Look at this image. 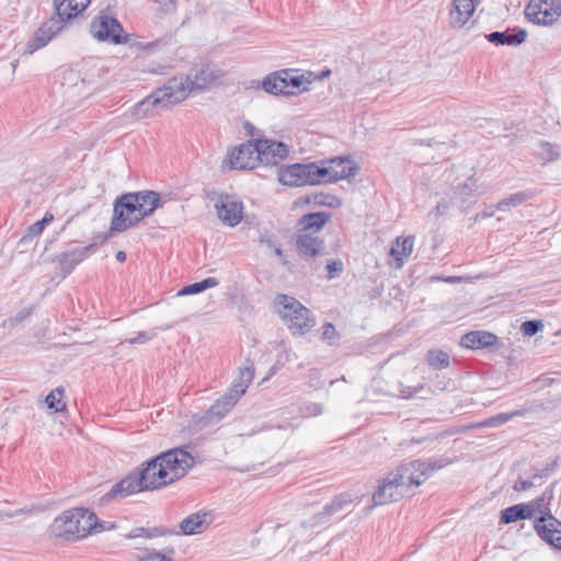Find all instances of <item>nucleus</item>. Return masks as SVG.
Wrapping results in <instances>:
<instances>
[{"label": "nucleus", "instance_id": "nucleus-11", "mask_svg": "<svg viewBox=\"0 0 561 561\" xmlns=\"http://www.w3.org/2000/svg\"><path fill=\"white\" fill-rule=\"evenodd\" d=\"M64 26L65 25L56 16H51L47 21L43 22L34 33L33 37L27 42L25 51L33 54L45 47L51 38L64 28Z\"/></svg>", "mask_w": 561, "mask_h": 561}, {"label": "nucleus", "instance_id": "nucleus-18", "mask_svg": "<svg viewBox=\"0 0 561 561\" xmlns=\"http://www.w3.org/2000/svg\"><path fill=\"white\" fill-rule=\"evenodd\" d=\"M352 496L347 493H341L336 495L330 503L325 504L322 512L316 514L313 516L312 523L302 522L301 526L313 527L317 525L324 524L328 522L334 514L343 511L347 505L352 503Z\"/></svg>", "mask_w": 561, "mask_h": 561}, {"label": "nucleus", "instance_id": "nucleus-27", "mask_svg": "<svg viewBox=\"0 0 561 561\" xmlns=\"http://www.w3.org/2000/svg\"><path fill=\"white\" fill-rule=\"evenodd\" d=\"M254 378V365L250 359H247L245 365L239 368L238 378L233 380L228 391L232 394L234 391L239 392L238 400L245 393L248 387Z\"/></svg>", "mask_w": 561, "mask_h": 561}, {"label": "nucleus", "instance_id": "nucleus-1", "mask_svg": "<svg viewBox=\"0 0 561 561\" xmlns=\"http://www.w3.org/2000/svg\"><path fill=\"white\" fill-rule=\"evenodd\" d=\"M195 465V458L182 447L163 451L144 461L137 472L112 485L102 500L106 503L144 491H154L179 481Z\"/></svg>", "mask_w": 561, "mask_h": 561}, {"label": "nucleus", "instance_id": "nucleus-29", "mask_svg": "<svg viewBox=\"0 0 561 561\" xmlns=\"http://www.w3.org/2000/svg\"><path fill=\"white\" fill-rule=\"evenodd\" d=\"M286 84V77H283L282 70L268 75L262 82L264 91L274 95H287L288 89Z\"/></svg>", "mask_w": 561, "mask_h": 561}, {"label": "nucleus", "instance_id": "nucleus-31", "mask_svg": "<svg viewBox=\"0 0 561 561\" xmlns=\"http://www.w3.org/2000/svg\"><path fill=\"white\" fill-rule=\"evenodd\" d=\"M416 468L422 476L423 481L430 478L435 471L446 467L450 460L446 458H430L426 460L416 459Z\"/></svg>", "mask_w": 561, "mask_h": 561}, {"label": "nucleus", "instance_id": "nucleus-3", "mask_svg": "<svg viewBox=\"0 0 561 561\" xmlns=\"http://www.w3.org/2000/svg\"><path fill=\"white\" fill-rule=\"evenodd\" d=\"M358 167L348 158L294 163L277 169L278 181L287 186L322 185L355 176Z\"/></svg>", "mask_w": 561, "mask_h": 561}, {"label": "nucleus", "instance_id": "nucleus-62", "mask_svg": "<svg viewBox=\"0 0 561 561\" xmlns=\"http://www.w3.org/2000/svg\"><path fill=\"white\" fill-rule=\"evenodd\" d=\"M417 142H419L420 145H425V146H430V147H431V146H433V145H434V142H435V141H434L433 139H430V140H423V139H421V140H419Z\"/></svg>", "mask_w": 561, "mask_h": 561}, {"label": "nucleus", "instance_id": "nucleus-21", "mask_svg": "<svg viewBox=\"0 0 561 561\" xmlns=\"http://www.w3.org/2000/svg\"><path fill=\"white\" fill-rule=\"evenodd\" d=\"M526 37L527 31L517 26L503 32H491L486 35V39L496 46H518L525 42Z\"/></svg>", "mask_w": 561, "mask_h": 561}, {"label": "nucleus", "instance_id": "nucleus-9", "mask_svg": "<svg viewBox=\"0 0 561 561\" xmlns=\"http://www.w3.org/2000/svg\"><path fill=\"white\" fill-rule=\"evenodd\" d=\"M259 148L257 140L250 139L239 146H236L229 153L231 169L236 170H253L259 167Z\"/></svg>", "mask_w": 561, "mask_h": 561}, {"label": "nucleus", "instance_id": "nucleus-51", "mask_svg": "<svg viewBox=\"0 0 561 561\" xmlns=\"http://www.w3.org/2000/svg\"><path fill=\"white\" fill-rule=\"evenodd\" d=\"M265 428H277V430H296L298 427V425H294L293 423H289V422H285V423H270L268 425H265L264 426Z\"/></svg>", "mask_w": 561, "mask_h": 561}, {"label": "nucleus", "instance_id": "nucleus-7", "mask_svg": "<svg viewBox=\"0 0 561 561\" xmlns=\"http://www.w3.org/2000/svg\"><path fill=\"white\" fill-rule=\"evenodd\" d=\"M91 33L99 41L113 44H123L128 39V35L124 33L118 20L107 15L100 16L99 21L92 22Z\"/></svg>", "mask_w": 561, "mask_h": 561}, {"label": "nucleus", "instance_id": "nucleus-61", "mask_svg": "<svg viewBox=\"0 0 561 561\" xmlns=\"http://www.w3.org/2000/svg\"><path fill=\"white\" fill-rule=\"evenodd\" d=\"M550 1V7L551 9H556L557 7L558 8H561V0H549Z\"/></svg>", "mask_w": 561, "mask_h": 561}, {"label": "nucleus", "instance_id": "nucleus-12", "mask_svg": "<svg viewBox=\"0 0 561 561\" xmlns=\"http://www.w3.org/2000/svg\"><path fill=\"white\" fill-rule=\"evenodd\" d=\"M239 392L234 391L232 394L227 390L225 394L218 398L211 407L201 417L199 424L207 426L221 421L230 410L237 404Z\"/></svg>", "mask_w": 561, "mask_h": 561}, {"label": "nucleus", "instance_id": "nucleus-48", "mask_svg": "<svg viewBox=\"0 0 561 561\" xmlns=\"http://www.w3.org/2000/svg\"><path fill=\"white\" fill-rule=\"evenodd\" d=\"M139 561H173L171 558L161 552L148 553L139 559Z\"/></svg>", "mask_w": 561, "mask_h": 561}, {"label": "nucleus", "instance_id": "nucleus-32", "mask_svg": "<svg viewBox=\"0 0 561 561\" xmlns=\"http://www.w3.org/2000/svg\"><path fill=\"white\" fill-rule=\"evenodd\" d=\"M557 482H553L551 485H549L542 493L541 496L536 499L535 501L528 503L529 505H534L535 513H540V517H547L549 518V515H551V511L549 507L550 501L553 497V489Z\"/></svg>", "mask_w": 561, "mask_h": 561}, {"label": "nucleus", "instance_id": "nucleus-19", "mask_svg": "<svg viewBox=\"0 0 561 561\" xmlns=\"http://www.w3.org/2000/svg\"><path fill=\"white\" fill-rule=\"evenodd\" d=\"M404 493L397 482L391 479V476L388 474L380 481L376 492L373 494V501L375 505H385L402 499Z\"/></svg>", "mask_w": 561, "mask_h": 561}, {"label": "nucleus", "instance_id": "nucleus-43", "mask_svg": "<svg viewBox=\"0 0 561 561\" xmlns=\"http://www.w3.org/2000/svg\"><path fill=\"white\" fill-rule=\"evenodd\" d=\"M313 202L317 205H325V206H330V207H334L335 204H340L339 199L335 196L323 195V194L314 195Z\"/></svg>", "mask_w": 561, "mask_h": 561}, {"label": "nucleus", "instance_id": "nucleus-56", "mask_svg": "<svg viewBox=\"0 0 561 561\" xmlns=\"http://www.w3.org/2000/svg\"><path fill=\"white\" fill-rule=\"evenodd\" d=\"M157 3L163 4V5H170L172 10H175L178 7V0H153Z\"/></svg>", "mask_w": 561, "mask_h": 561}, {"label": "nucleus", "instance_id": "nucleus-41", "mask_svg": "<svg viewBox=\"0 0 561 561\" xmlns=\"http://www.w3.org/2000/svg\"><path fill=\"white\" fill-rule=\"evenodd\" d=\"M340 333L335 329V327L331 322H325L322 325V333L321 339L322 341L327 342L330 346H335L339 344L340 341Z\"/></svg>", "mask_w": 561, "mask_h": 561}, {"label": "nucleus", "instance_id": "nucleus-59", "mask_svg": "<svg viewBox=\"0 0 561 561\" xmlns=\"http://www.w3.org/2000/svg\"><path fill=\"white\" fill-rule=\"evenodd\" d=\"M107 238H108V233H105V234H100V236H96L95 237V240L94 242H96V245L100 243V244H103L104 242L107 241Z\"/></svg>", "mask_w": 561, "mask_h": 561}, {"label": "nucleus", "instance_id": "nucleus-16", "mask_svg": "<svg viewBox=\"0 0 561 561\" xmlns=\"http://www.w3.org/2000/svg\"><path fill=\"white\" fill-rule=\"evenodd\" d=\"M389 474L404 492H407L411 486H419L424 482L419 469L416 468L415 460L401 463Z\"/></svg>", "mask_w": 561, "mask_h": 561}, {"label": "nucleus", "instance_id": "nucleus-14", "mask_svg": "<svg viewBox=\"0 0 561 561\" xmlns=\"http://www.w3.org/2000/svg\"><path fill=\"white\" fill-rule=\"evenodd\" d=\"M535 529L539 537L552 546L554 549L561 550V522L549 515L547 517H538L535 520Z\"/></svg>", "mask_w": 561, "mask_h": 561}, {"label": "nucleus", "instance_id": "nucleus-63", "mask_svg": "<svg viewBox=\"0 0 561 561\" xmlns=\"http://www.w3.org/2000/svg\"><path fill=\"white\" fill-rule=\"evenodd\" d=\"M156 46V43L151 42V43H147L146 45H142V44H139V47H142L145 49H151Z\"/></svg>", "mask_w": 561, "mask_h": 561}, {"label": "nucleus", "instance_id": "nucleus-2", "mask_svg": "<svg viewBox=\"0 0 561 561\" xmlns=\"http://www.w3.org/2000/svg\"><path fill=\"white\" fill-rule=\"evenodd\" d=\"M219 79V71L211 65L192 69L185 77H173L153 91L147 99L137 103V115L148 116L156 106L167 108L184 101L191 92L203 91Z\"/></svg>", "mask_w": 561, "mask_h": 561}, {"label": "nucleus", "instance_id": "nucleus-64", "mask_svg": "<svg viewBox=\"0 0 561 561\" xmlns=\"http://www.w3.org/2000/svg\"><path fill=\"white\" fill-rule=\"evenodd\" d=\"M273 250H274L275 255H277L279 257L283 256V250L279 247L276 245Z\"/></svg>", "mask_w": 561, "mask_h": 561}, {"label": "nucleus", "instance_id": "nucleus-60", "mask_svg": "<svg viewBox=\"0 0 561 561\" xmlns=\"http://www.w3.org/2000/svg\"><path fill=\"white\" fill-rule=\"evenodd\" d=\"M116 260L121 263L125 262L126 261V253L124 251H118L115 255Z\"/></svg>", "mask_w": 561, "mask_h": 561}, {"label": "nucleus", "instance_id": "nucleus-15", "mask_svg": "<svg viewBox=\"0 0 561 561\" xmlns=\"http://www.w3.org/2000/svg\"><path fill=\"white\" fill-rule=\"evenodd\" d=\"M214 518L213 512L198 511L184 518L179 525L180 530L175 534L184 536L202 534L210 526Z\"/></svg>", "mask_w": 561, "mask_h": 561}, {"label": "nucleus", "instance_id": "nucleus-46", "mask_svg": "<svg viewBox=\"0 0 561 561\" xmlns=\"http://www.w3.org/2000/svg\"><path fill=\"white\" fill-rule=\"evenodd\" d=\"M459 193L463 196L465 202L472 203L476 195L473 194L472 185L465 183L462 186H459Z\"/></svg>", "mask_w": 561, "mask_h": 561}, {"label": "nucleus", "instance_id": "nucleus-10", "mask_svg": "<svg viewBox=\"0 0 561 561\" xmlns=\"http://www.w3.org/2000/svg\"><path fill=\"white\" fill-rule=\"evenodd\" d=\"M259 148V164L278 165L289 154V147L277 140L256 138Z\"/></svg>", "mask_w": 561, "mask_h": 561}, {"label": "nucleus", "instance_id": "nucleus-40", "mask_svg": "<svg viewBox=\"0 0 561 561\" xmlns=\"http://www.w3.org/2000/svg\"><path fill=\"white\" fill-rule=\"evenodd\" d=\"M62 394V388H56L53 390L45 399L47 408L56 412L62 411L66 408V404L61 402Z\"/></svg>", "mask_w": 561, "mask_h": 561}, {"label": "nucleus", "instance_id": "nucleus-24", "mask_svg": "<svg viewBox=\"0 0 561 561\" xmlns=\"http://www.w3.org/2000/svg\"><path fill=\"white\" fill-rule=\"evenodd\" d=\"M90 1L91 0H55L56 18L65 25L66 22L85 10Z\"/></svg>", "mask_w": 561, "mask_h": 561}, {"label": "nucleus", "instance_id": "nucleus-37", "mask_svg": "<svg viewBox=\"0 0 561 561\" xmlns=\"http://www.w3.org/2000/svg\"><path fill=\"white\" fill-rule=\"evenodd\" d=\"M531 196H533V194L528 193V192L514 193V194L510 195L508 197L501 199L497 203V208L502 211H505V210L510 209L511 207H516L518 205H522L523 203L528 201Z\"/></svg>", "mask_w": 561, "mask_h": 561}, {"label": "nucleus", "instance_id": "nucleus-44", "mask_svg": "<svg viewBox=\"0 0 561 561\" xmlns=\"http://www.w3.org/2000/svg\"><path fill=\"white\" fill-rule=\"evenodd\" d=\"M301 412L304 413L305 416H317L322 414L323 407L320 403L312 402L306 404Z\"/></svg>", "mask_w": 561, "mask_h": 561}, {"label": "nucleus", "instance_id": "nucleus-28", "mask_svg": "<svg viewBox=\"0 0 561 561\" xmlns=\"http://www.w3.org/2000/svg\"><path fill=\"white\" fill-rule=\"evenodd\" d=\"M535 514L534 505L519 503L501 512V523L511 524L520 519L531 518Z\"/></svg>", "mask_w": 561, "mask_h": 561}, {"label": "nucleus", "instance_id": "nucleus-38", "mask_svg": "<svg viewBox=\"0 0 561 561\" xmlns=\"http://www.w3.org/2000/svg\"><path fill=\"white\" fill-rule=\"evenodd\" d=\"M540 148H541V151L539 153V157L545 162L556 161L561 156V148L556 144H551L548 141H540Z\"/></svg>", "mask_w": 561, "mask_h": 561}, {"label": "nucleus", "instance_id": "nucleus-26", "mask_svg": "<svg viewBox=\"0 0 561 561\" xmlns=\"http://www.w3.org/2000/svg\"><path fill=\"white\" fill-rule=\"evenodd\" d=\"M330 218L331 214L328 211L306 214L298 221V231L316 234L323 228Z\"/></svg>", "mask_w": 561, "mask_h": 561}, {"label": "nucleus", "instance_id": "nucleus-17", "mask_svg": "<svg viewBox=\"0 0 561 561\" xmlns=\"http://www.w3.org/2000/svg\"><path fill=\"white\" fill-rule=\"evenodd\" d=\"M480 0H453L449 9V25L461 28L472 16Z\"/></svg>", "mask_w": 561, "mask_h": 561}, {"label": "nucleus", "instance_id": "nucleus-50", "mask_svg": "<svg viewBox=\"0 0 561 561\" xmlns=\"http://www.w3.org/2000/svg\"><path fill=\"white\" fill-rule=\"evenodd\" d=\"M534 486V482L531 480H523V479H518L513 489L517 492H520V491H526L530 488Z\"/></svg>", "mask_w": 561, "mask_h": 561}, {"label": "nucleus", "instance_id": "nucleus-34", "mask_svg": "<svg viewBox=\"0 0 561 561\" xmlns=\"http://www.w3.org/2000/svg\"><path fill=\"white\" fill-rule=\"evenodd\" d=\"M283 71V77H286V85L288 89L287 95H294L297 92H304L308 90L307 84L310 83V81H306L304 76L295 75L293 70L285 69Z\"/></svg>", "mask_w": 561, "mask_h": 561}, {"label": "nucleus", "instance_id": "nucleus-52", "mask_svg": "<svg viewBox=\"0 0 561 561\" xmlns=\"http://www.w3.org/2000/svg\"><path fill=\"white\" fill-rule=\"evenodd\" d=\"M149 340H150V336L148 335L147 332H139L136 337L128 339L127 342L129 344H136V343L144 344Z\"/></svg>", "mask_w": 561, "mask_h": 561}, {"label": "nucleus", "instance_id": "nucleus-49", "mask_svg": "<svg viewBox=\"0 0 561 561\" xmlns=\"http://www.w3.org/2000/svg\"><path fill=\"white\" fill-rule=\"evenodd\" d=\"M43 230H44L43 224H39L38 221H36L27 228L26 236L23 238V240L26 238L37 237L43 232Z\"/></svg>", "mask_w": 561, "mask_h": 561}, {"label": "nucleus", "instance_id": "nucleus-22", "mask_svg": "<svg viewBox=\"0 0 561 561\" xmlns=\"http://www.w3.org/2000/svg\"><path fill=\"white\" fill-rule=\"evenodd\" d=\"M297 251L306 257H316L324 250V241L318 236L307 232H299L296 236Z\"/></svg>", "mask_w": 561, "mask_h": 561}, {"label": "nucleus", "instance_id": "nucleus-55", "mask_svg": "<svg viewBox=\"0 0 561 561\" xmlns=\"http://www.w3.org/2000/svg\"><path fill=\"white\" fill-rule=\"evenodd\" d=\"M448 209V205L447 203L445 202H439L435 208L432 210L433 214H435V216H442L444 215Z\"/></svg>", "mask_w": 561, "mask_h": 561}, {"label": "nucleus", "instance_id": "nucleus-25", "mask_svg": "<svg viewBox=\"0 0 561 561\" xmlns=\"http://www.w3.org/2000/svg\"><path fill=\"white\" fill-rule=\"evenodd\" d=\"M138 199V215L140 221L146 217H149L153 214V211L160 207H162L163 203L161 201L160 194L156 191H139L134 192Z\"/></svg>", "mask_w": 561, "mask_h": 561}, {"label": "nucleus", "instance_id": "nucleus-4", "mask_svg": "<svg viewBox=\"0 0 561 561\" xmlns=\"http://www.w3.org/2000/svg\"><path fill=\"white\" fill-rule=\"evenodd\" d=\"M98 516L88 508L75 507L64 511L48 528L50 537L65 541H78L92 533Z\"/></svg>", "mask_w": 561, "mask_h": 561}, {"label": "nucleus", "instance_id": "nucleus-36", "mask_svg": "<svg viewBox=\"0 0 561 561\" xmlns=\"http://www.w3.org/2000/svg\"><path fill=\"white\" fill-rule=\"evenodd\" d=\"M175 530L167 528L164 526L159 527H152V528H136L133 530L131 535L129 537L137 538V537H146V538H154V537H161V536H170L174 535Z\"/></svg>", "mask_w": 561, "mask_h": 561}, {"label": "nucleus", "instance_id": "nucleus-33", "mask_svg": "<svg viewBox=\"0 0 561 561\" xmlns=\"http://www.w3.org/2000/svg\"><path fill=\"white\" fill-rule=\"evenodd\" d=\"M425 360L427 365L435 370L445 369L450 365L449 354L437 348L428 350Z\"/></svg>", "mask_w": 561, "mask_h": 561}, {"label": "nucleus", "instance_id": "nucleus-20", "mask_svg": "<svg viewBox=\"0 0 561 561\" xmlns=\"http://www.w3.org/2000/svg\"><path fill=\"white\" fill-rule=\"evenodd\" d=\"M95 248L96 242H92L84 248H76L61 253L58 256V264L62 276L69 275L88 256L89 252L94 251Z\"/></svg>", "mask_w": 561, "mask_h": 561}, {"label": "nucleus", "instance_id": "nucleus-42", "mask_svg": "<svg viewBox=\"0 0 561 561\" xmlns=\"http://www.w3.org/2000/svg\"><path fill=\"white\" fill-rule=\"evenodd\" d=\"M543 329L540 320H527L522 323L520 331L526 336H534Z\"/></svg>", "mask_w": 561, "mask_h": 561}, {"label": "nucleus", "instance_id": "nucleus-35", "mask_svg": "<svg viewBox=\"0 0 561 561\" xmlns=\"http://www.w3.org/2000/svg\"><path fill=\"white\" fill-rule=\"evenodd\" d=\"M219 284L218 279L215 277H207L201 282H196L190 285L184 286L178 291V296H190L197 295L208 288H213Z\"/></svg>", "mask_w": 561, "mask_h": 561}, {"label": "nucleus", "instance_id": "nucleus-8", "mask_svg": "<svg viewBox=\"0 0 561 561\" xmlns=\"http://www.w3.org/2000/svg\"><path fill=\"white\" fill-rule=\"evenodd\" d=\"M215 209L218 218L228 227H236L243 219V204L236 195L220 194Z\"/></svg>", "mask_w": 561, "mask_h": 561}, {"label": "nucleus", "instance_id": "nucleus-39", "mask_svg": "<svg viewBox=\"0 0 561 561\" xmlns=\"http://www.w3.org/2000/svg\"><path fill=\"white\" fill-rule=\"evenodd\" d=\"M520 415H523L522 411H514V412H511V413H500L497 415H494V416H491V417L484 420L480 424V426H483V427H497V426H501V425L505 424L506 422H508L513 417L520 416Z\"/></svg>", "mask_w": 561, "mask_h": 561}, {"label": "nucleus", "instance_id": "nucleus-5", "mask_svg": "<svg viewBox=\"0 0 561 561\" xmlns=\"http://www.w3.org/2000/svg\"><path fill=\"white\" fill-rule=\"evenodd\" d=\"M276 300L280 306L278 313L294 335H304L313 328L312 312L296 298L278 295Z\"/></svg>", "mask_w": 561, "mask_h": 561}, {"label": "nucleus", "instance_id": "nucleus-54", "mask_svg": "<svg viewBox=\"0 0 561 561\" xmlns=\"http://www.w3.org/2000/svg\"><path fill=\"white\" fill-rule=\"evenodd\" d=\"M114 524L113 523H106V522H100L98 519V525L95 526V528L92 530V533H101L103 530H107V529H111V528H114Z\"/></svg>", "mask_w": 561, "mask_h": 561}, {"label": "nucleus", "instance_id": "nucleus-57", "mask_svg": "<svg viewBox=\"0 0 561 561\" xmlns=\"http://www.w3.org/2000/svg\"><path fill=\"white\" fill-rule=\"evenodd\" d=\"M260 243L266 245L270 249H274L276 245L274 244V241L268 237H261Z\"/></svg>", "mask_w": 561, "mask_h": 561}, {"label": "nucleus", "instance_id": "nucleus-58", "mask_svg": "<svg viewBox=\"0 0 561 561\" xmlns=\"http://www.w3.org/2000/svg\"><path fill=\"white\" fill-rule=\"evenodd\" d=\"M54 219V216L49 213H46L45 216L38 220L39 224H43V227L45 228L48 224H50Z\"/></svg>", "mask_w": 561, "mask_h": 561}, {"label": "nucleus", "instance_id": "nucleus-30", "mask_svg": "<svg viewBox=\"0 0 561 561\" xmlns=\"http://www.w3.org/2000/svg\"><path fill=\"white\" fill-rule=\"evenodd\" d=\"M414 244V238L409 236L405 238H398L396 245L391 248L390 255L396 260L397 265L401 267L404 260L412 253Z\"/></svg>", "mask_w": 561, "mask_h": 561}, {"label": "nucleus", "instance_id": "nucleus-53", "mask_svg": "<svg viewBox=\"0 0 561 561\" xmlns=\"http://www.w3.org/2000/svg\"><path fill=\"white\" fill-rule=\"evenodd\" d=\"M243 127L252 137V139H254V137L261 138L260 136L262 135V131L256 129L250 122H245Z\"/></svg>", "mask_w": 561, "mask_h": 561}, {"label": "nucleus", "instance_id": "nucleus-6", "mask_svg": "<svg viewBox=\"0 0 561 561\" xmlns=\"http://www.w3.org/2000/svg\"><path fill=\"white\" fill-rule=\"evenodd\" d=\"M137 203L138 199L134 192L116 197L113 204L110 233L126 231L140 222Z\"/></svg>", "mask_w": 561, "mask_h": 561}, {"label": "nucleus", "instance_id": "nucleus-23", "mask_svg": "<svg viewBox=\"0 0 561 561\" xmlns=\"http://www.w3.org/2000/svg\"><path fill=\"white\" fill-rule=\"evenodd\" d=\"M499 337L489 331H471L462 335L460 345L470 350H482L496 345Z\"/></svg>", "mask_w": 561, "mask_h": 561}, {"label": "nucleus", "instance_id": "nucleus-45", "mask_svg": "<svg viewBox=\"0 0 561 561\" xmlns=\"http://www.w3.org/2000/svg\"><path fill=\"white\" fill-rule=\"evenodd\" d=\"M328 278H335L343 271V263L341 261H332L327 265Z\"/></svg>", "mask_w": 561, "mask_h": 561}, {"label": "nucleus", "instance_id": "nucleus-47", "mask_svg": "<svg viewBox=\"0 0 561 561\" xmlns=\"http://www.w3.org/2000/svg\"><path fill=\"white\" fill-rule=\"evenodd\" d=\"M558 466L557 460L552 461L551 463H548L545 468L541 470H536V472L533 474V478H543L549 477L551 472L554 471L556 467Z\"/></svg>", "mask_w": 561, "mask_h": 561}, {"label": "nucleus", "instance_id": "nucleus-13", "mask_svg": "<svg viewBox=\"0 0 561 561\" xmlns=\"http://www.w3.org/2000/svg\"><path fill=\"white\" fill-rule=\"evenodd\" d=\"M542 2L543 0H530L525 8V16L529 22L537 25H552L561 16V8L547 9L545 5L538 4Z\"/></svg>", "mask_w": 561, "mask_h": 561}]
</instances>
